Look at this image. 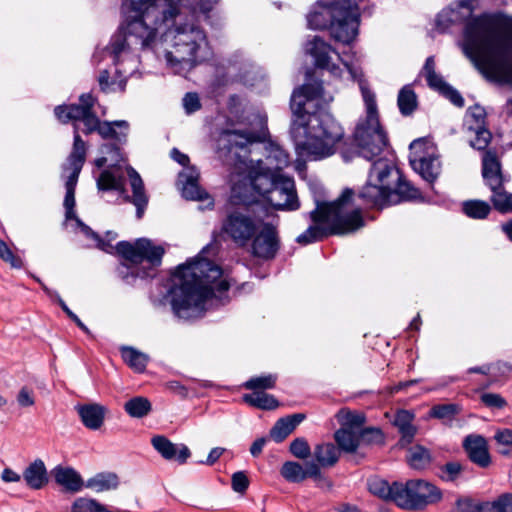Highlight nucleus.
Listing matches in <instances>:
<instances>
[{"label": "nucleus", "instance_id": "nucleus-1", "mask_svg": "<svg viewBox=\"0 0 512 512\" xmlns=\"http://www.w3.org/2000/svg\"><path fill=\"white\" fill-rule=\"evenodd\" d=\"M478 0H459L466 10L462 51L488 81L512 82V17L502 12L473 16Z\"/></svg>", "mask_w": 512, "mask_h": 512}, {"label": "nucleus", "instance_id": "nucleus-2", "mask_svg": "<svg viewBox=\"0 0 512 512\" xmlns=\"http://www.w3.org/2000/svg\"><path fill=\"white\" fill-rule=\"evenodd\" d=\"M320 101H326L324 88L323 83L316 80L294 90L290 101L295 116L290 129L295 149L300 157L309 160L332 156L344 137L342 126Z\"/></svg>", "mask_w": 512, "mask_h": 512}, {"label": "nucleus", "instance_id": "nucleus-3", "mask_svg": "<svg viewBox=\"0 0 512 512\" xmlns=\"http://www.w3.org/2000/svg\"><path fill=\"white\" fill-rule=\"evenodd\" d=\"M183 0H123L124 20L112 36L107 52L117 64L120 56L132 50L150 48L158 30L170 28Z\"/></svg>", "mask_w": 512, "mask_h": 512}, {"label": "nucleus", "instance_id": "nucleus-4", "mask_svg": "<svg viewBox=\"0 0 512 512\" xmlns=\"http://www.w3.org/2000/svg\"><path fill=\"white\" fill-rule=\"evenodd\" d=\"M221 277L222 269L200 256L179 265L172 273L169 289L175 315L185 320L201 317L206 302L216 292L221 295L229 290V283Z\"/></svg>", "mask_w": 512, "mask_h": 512}, {"label": "nucleus", "instance_id": "nucleus-5", "mask_svg": "<svg viewBox=\"0 0 512 512\" xmlns=\"http://www.w3.org/2000/svg\"><path fill=\"white\" fill-rule=\"evenodd\" d=\"M310 225L296 241L308 245L331 235L353 233L365 224L360 208L354 204V190L345 188L334 201H316V207L309 213Z\"/></svg>", "mask_w": 512, "mask_h": 512}, {"label": "nucleus", "instance_id": "nucleus-6", "mask_svg": "<svg viewBox=\"0 0 512 512\" xmlns=\"http://www.w3.org/2000/svg\"><path fill=\"white\" fill-rule=\"evenodd\" d=\"M96 247L106 253L114 250L110 240L100 236L94 240ZM116 252L125 260L117 267V274L123 282L133 285L140 278L153 277L155 268L161 265L165 250L147 238H139L134 243L120 241L115 246Z\"/></svg>", "mask_w": 512, "mask_h": 512}, {"label": "nucleus", "instance_id": "nucleus-7", "mask_svg": "<svg viewBox=\"0 0 512 512\" xmlns=\"http://www.w3.org/2000/svg\"><path fill=\"white\" fill-rule=\"evenodd\" d=\"M359 17V9L354 1L339 0L323 11L310 12L307 21L311 29L329 28L335 41L350 44L358 34Z\"/></svg>", "mask_w": 512, "mask_h": 512}, {"label": "nucleus", "instance_id": "nucleus-8", "mask_svg": "<svg viewBox=\"0 0 512 512\" xmlns=\"http://www.w3.org/2000/svg\"><path fill=\"white\" fill-rule=\"evenodd\" d=\"M206 35L194 25L175 28L172 49L166 52V61L175 74L185 76L206 58Z\"/></svg>", "mask_w": 512, "mask_h": 512}, {"label": "nucleus", "instance_id": "nucleus-9", "mask_svg": "<svg viewBox=\"0 0 512 512\" xmlns=\"http://www.w3.org/2000/svg\"><path fill=\"white\" fill-rule=\"evenodd\" d=\"M360 89L366 107V118L357 124L354 142L358 148V154L367 160H372L388 145V137L379 122L375 93L362 83Z\"/></svg>", "mask_w": 512, "mask_h": 512}, {"label": "nucleus", "instance_id": "nucleus-10", "mask_svg": "<svg viewBox=\"0 0 512 512\" xmlns=\"http://www.w3.org/2000/svg\"><path fill=\"white\" fill-rule=\"evenodd\" d=\"M482 177L491 192V207L500 214L512 213V193L505 184L509 179L503 175L502 165L496 150H485L482 156Z\"/></svg>", "mask_w": 512, "mask_h": 512}, {"label": "nucleus", "instance_id": "nucleus-11", "mask_svg": "<svg viewBox=\"0 0 512 512\" xmlns=\"http://www.w3.org/2000/svg\"><path fill=\"white\" fill-rule=\"evenodd\" d=\"M262 219L255 216L246 205L227 208L221 223V233L238 248L247 247L256 236Z\"/></svg>", "mask_w": 512, "mask_h": 512}, {"label": "nucleus", "instance_id": "nucleus-12", "mask_svg": "<svg viewBox=\"0 0 512 512\" xmlns=\"http://www.w3.org/2000/svg\"><path fill=\"white\" fill-rule=\"evenodd\" d=\"M127 175L130 180L132 196L126 194L125 177L116 175L110 170H103L97 179V187L99 190L109 191L115 190L123 195L126 202L132 203L136 207V217L141 219L148 205V196L145 193L144 183L138 172L132 168H127Z\"/></svg>", "mask_w": 512, "mask_h": 512}, {"label": "nucleus", "instance_id": "nucleus-13", "mask_svg": "<svg viewBox=\"0 0 512 512\" xmlns=\"http://www.w3.org/2000/svg\"><path fill=\"white\" fill-rule=\"evenodd\" d=\"M396 505L412 511L424 510L427 506L440 502L443 493L435 484L423 479H411L401 483Z\"/></svg>", "mask_w": 512, "mask_h": 512}, {"label": "nucleus", "instance_id": "nucleus-14", "mask_svg": "<svg viewBox=\"0 0 512 512\" xmlns=\"http://www.w3.org/2000/svg\"><path fill=\"white\" fill-rule=\"evenodd\" d=\"M373 176H376L378 182L388 183L391 187L392 199L396 200V204L400 201L417 199L421 195L419 189L407 181L402 172L387 160L379 159L372 164L370 178Z\"/></svg>", "mask_w": 512, "mask_h": 512}, {"label": "nucleus", "instance_id": "nucleus-15", "mask_svg": "<svg viewBox=\"0 0 512 512\" xmlns=\"http://www.w3.org/2000/svg\"><path fill=\"white\" fill-rule=\"evenodd\" d=\"M409 162L413 170L425 181L432 184L441 172V162L435 155V148L425 138L411 142Z\"/></svg>", "mask_w": 512, "mask_h": 512}, {"label": "nucleus", "instance_id": "nucleus-16", "mask_svg": "<svg viewBox=\"0 0 512 512\" xmlns=\"http://www.w3.org/2000/svg\"><path fill=\"white\" fill-rule=\"evenodd\" d=\"M264 200L276 210H297L300 205L294 179L281 174Z\"/></svg>", "mask_w": 512, "mask_h": 512}, {"label": "nucleus", "instance_id": "nucleus-17", "mask_svg": "<svg viewBox=\"0 0 512 512\" xmlns=\"http://www.w3.org/2000/svg\"><path fill=\"white\" fill-rule=\"evenodd\" d=\"M250 245L251 252L255 257L264 260L275 258L280 248V239L276 227L271 223H264L262 221Z\"/></svg>", "mask_w": 512, "mask_h": 512}, {"label": "nucleus", "instance_id": "nucleus-18", "mask_svg": "<svg viewBox=\"0 0 512 512\" xmlns=\"http://www.w3.org/2000/svg\"><path fill=\"white\" fill-rule=\"evenodd\" d=\"M128 132L129 123L125 120H117L112 122L102 121L98 130V134L103 139H112L115 141L114 143L103 145L102 152L111 153L113 155L112 160L115 162L122 160L120 145L126 143Z\"/></svg>", "mask_w": 512, "mask_h": 512}, {"label": "nucleus", "instance_id": "nucleus-19", "mask_svg": "<svg viewBox=\"0 0 512 512\" xmlns=\"http://www.w3.org/2000/svg\"><path fill=\"white\" fill-rule=\"evenodd\" d=\"M356 199L361 201V204L367 208L382 209L386 206L396 204V200L392 199L391 187L388 186V183L379 182L377 185L372 184L370 180L367 181L357 195L354 193V204L359 207L362 212L361 205L356 204Z\"/></svg>", "mask_w": 512, "mask_h": 512}, {"label": "nucleus", "instance_id": "nucleus-20", "mask_svg": "<svg viewBox=\"0 0 512 512\" xmlns=\"http://www.w3.org/2000/svg\"><path fill=\"white\" fill-rule=\"evenodd\" d=\"M200 173L196 167H187L178 175V184L181 186L182 196L187 200L205 201L213 207L214 201L209 194L199 186Z\"/></svg>", "mask_w": 512, "mask_h": 512}, {"label": "nucleus", "instance_id": "nucleus-21", "mask_svg": "<svg viewBox=\"0 0 512 512\" xmlns=\"http://www.w3.org/2000/svg\"><path fill=\"white\" fill-rule=\"evenodd\" d=\"M463 448L471 462L481 468L491 464V457L488 450V443L481 435L471 434L465 437Z\"/></svg>", "mask_w": 512, "mask_h": 512}, {"label": "nucleus", "instance_id": "nucleus-22", "mask_svg": "<svg viewBox=\"0 0 512 512\" xmlns=\"http://www.w3.org/2000/svg\"><path fill=\"white\" fill-rule=\"evenodd\" d=\"M306 52L314 58V64L317 68L327 69L333 75H338L340 68L335 64H330V52H335L331 45L322 38L315 36L306 44Z\"/></svg>", "mask_w": 512, "mask_h": 512}, {"label": "nucleus", "instance_id": "nucleus-23", "mask_svg": "<svg viewBox=\"0 0 512 512\" xmlns=\"http://www.w3.org/2000/svg\"><path fill=\"white\" fill-rule=\"evenodd\" d=\"M151 444L153 448L166 460H176L180 464L186 463L191 453L189 448L184 445H176L167 437L157 435L152 437Z\"/></svg>", "mask_w": 512, "mask_h": 512}, {"label": "nucleus", "instance_id": "nucleus-24", "mask_svg": "<svg viewBox=\"0 0 512 512\" xmlns=\"http://www.w3.org/2000/svg\"><path fill=\"white\" fill-rule=\"evenodd\" d=\"M415 414L412 411L401 409L395 414L393 424L397 427L401 437L399 445L405 447L411 444L417 433V427L413 424Z\"/></svg>", "mask_w": 512, "mask_h": 512}, {"label": "nucleus", "instance_id": "nucleus-25", "mask_svg": "<svg viewBox=\"0 0 512 512\" xmlns=\"http://www.w3.org/2000/svg\"><path fill=\"white\" fill-rule=\"evenodd\" d=\"M52 474L55 482L67 492L76 493L85 486L81 475L71 467L57 466Z\"/></svg>", "mask_w": 512, "mask_h": 512}, {"label": "nucleus", "instance_id": "nucleus-26", "mask_svg": "<svg viewBox=\"0 0 512 512\" xmlns=\"http://www.w3.org/2000/svg\"><path fill=\"white\" fill-rule=\"evenodd\" d=\"M76 409L86 428L90 430H98L103 425L106 413L104 406L92 403L79 405Z\"/></svg>", "mask_w": 512, "mask_h": 512}, {"label": "nucleus", "instance_id": "nucleus-27", "mask_svg": "<svg viewBox=\"0 0 512 512\" xmlns=\"http://www.w3.org/2000/svg\"><path fill=\"white\" fill-rule=\"evenodd\" d=\"M400 482L389 484L383 478L378 476L370 477L367 480V488L369 492L381 499L393 501L396 504V497L400 494Z\"/></svg>", "mask_w": 512, "mask_h": 512}, {"label": "nucleus", "instance_id": "nucleus-28", "mask_svg": "<svg viewBox=\"0 0 512 512\" xmlns=\"http://www.w3.org/2000/svg\"><path fill=\"white\" fill-rule=\"evenodd\" d=\"M26 485L33 490H40L48 483V474L44 462L36 459L23 471Z\"/></svg>", "mask_w": 512, "mask_h": 512}, {"label": "nucleus", "instance_id": "nucleus-29", "mask_svg": "<svg viewBox=\"0 0 512 512\" xmlns=\"http://www.w3.org/2000/svg\"><path fill=\"white\" fill-rule=\"evenodd\" d=\"M467 470V464L461 463L459 461H449L438 466L436 475L441 481L445 483L458 485L460 482L467 479Z\"/></svg>", "mask_w": 512, "mask_h": 512}, {"label": "nucleus", "instance_id": "nucleus-30", "mask_svg": "<svg viewBox=\"0 0 512 512\" xmlns=\"http://www.w3.org/2000/svg\"><path fill=\"white\" fill-rule=\"evenodd\" d=\"M305 418L306 415L302 413L280 418L270 431L271 438L277 443L282 442Z\"/></svg>", "mask_w": 512, "mask_h": 512}, {"label": "nucleus", "instance_id": "nucleus-31", "mask_svg": "<svg viewBox=\"0 0 512 512\" xmlns=\"http://www.w3.org/2000/svg\"><path fill=\"white\" fill-rule=\"evenodd\" d=\"M119 485V477L113 472H101L89 478L85 483V487L96 492H104L114 490Z\"/></svg>", "mask_w": 512, "mask_h": 512}, {"label": "nucleus", "instance_id": "nucleus-32", "mask_svg": "<svg viewBox=\"0 0 512 512\" xmlns=\"http://www.w3.org/2000/svg\"><path fill=\"white\" fill-rule=\"evenodd\" d=\"M339 449L333 443H321L314 447L313 456L321 467H332L339 460Z\"/></svg>", "mask_w": 512, "mask_h": 512}, {"label": "nucleus", "instance_id": "nucleus-33", "mask_svg": "<svg viewBox=\"0 0 512 512\" xmlns=\"http://www.w3.org/2000/svg\"><path fill=\"white\" fill-rule=\"evenodd\" d=\"M334 439L338 445V449L347 453L356 452L361 442L359 431H353L347 429V427L339 428L334 434Z\"/></svg>", "mask_w": 512, "mask_h": 512}, {"label": "nucleus", "instance_id": "nucleus-34", "mask_svg": "<svg viewBox=\"0 0 512 512\" xmlns=\"http://www.w3.org/2000/svg\"><path fill=\"white\" fill-rule=\"evenodd\" d=\"M397 106L401 115L410 116L418 108V98L410 84L403 86L397 97Z\"/></svg>", "mask_w": 512, "mask_h": 512}, {"label": "nucleus", "instance_id": "nucleus-35", "mask_svg": "<svg viewBox=\"0 0 512 512\" xmlns=\"http://www.w3.org/2000/svg\"><path fill=\"white\" fill-rule=\"evenodd\" d=\"M406 458L409 466L415 470H425L432 462L430 450L422 445L410 447Z\"/></svg>", "mask_w": 512, "mask_h": 512}, {"label": "nucleus", "instance_id": "nucleus-36", "mask_svg": "<svg viewBox=\"0 0 512 512\" xmlns=\"http://www.w3.org/2000/svg\"><path fill=\"white\" fill-rule=\"evenodd\" d=\"M461 210L469 218L482 220L489 216L492 211V207L490 203L486 201L472 199L464 201L462 203Z\"/></svg>", "mask_w": 512, "mask_h": 512}, {"label": "nucleus", "instance_id": "nucleus-37", "mask_svg": "<svg viewBox=\"0 0 512 512\" xmlns=\"http://www.w3.org/2000/svg\"><path fill=\"white\" fill-rule=\"evenodd\" d=\"M79 124H74V141L72 151L67 158V165L83 167L86 160V143L79 134Z\"/></svg>", "mask_w": 512, "mask_h": 512}, {"label": "nucleus", "instance_id": "nucleus-38", "mask_svg": "<svg viewBox=\"0 0 512 512\" xmlns=\"http://www.w3.org/2000/svg\"><path fill=\"white\" fill-rule=\"evenodd\" d=\"M95 98L92 94H82L79 98L78 104H70L68 111L69 121H73V125L86 116L89 110L93 109Z\"/></svg>", "mask_w": 512, "mask_h": 512}, {"label": "nucleus", "instance_id": "nucleus-39", "mask_svg": "<svg viewBox=\"0 0 512 512\" xmlns=\"http://www.w3.org/2000/svg\"><path fill=\"white\" fill-rule=\"evenodd\" d=\"M281 174V172L257 173L251 179L253 190L265 199L268 195V191L273 188Z\"/></svg>", "mask_w": 512, "mask_h": 512}, {"label": "nucleus", "instance_id": "nucleus-40", "mask_svg": "<svg viewBox=\"0 0 512 512\" xmlns=\"http://www.w3.org/2000/svg\"><path fill=\"white\" fill-rule=\"evenodd\" d=\"M121 356L124 362L135 372L141 373L146 369L148 356L133 347H122Z\"/></svg>", "mask_w": 512, "mask_h": 512}, {"label": "nucleus", "instance_id": "nucleus-41", "mask_svg": "<svg viewBox=\"0 0 512 512\" xmlns=\"http://www.w3.org/2000/svg\"><path fill=\"white\" fill-rule=\"evenodd\" d=\"M244 401L250 406L261 410H274L279 406L278 400L263 391H255L243 396Z\"/></svg>", "mask_w": 512, "mask_h": 512}, {"label": "nucleus", "instance_id": "nucleus-42", "mask_svg": "<svg viewBox=\"0 0 512 512\" xmlns=\"http://www.w3.org/2000/svg\"><path fill=\"white\" fill-rule=\"evenodd\" d=\"M267 160L275 172H280L290 163L289 154L278 144L270 142L267 146Z\"/></svg>", "mask_w": 512, "mask_h": 512}, {"label": "nucleus", "instance_id": "nucleus-43", "mask_svg": "<svg viewBox=\"0 0 512 512\" xmlns=\"http://www.w3.org/2000/svg\"><path fill=\"white\" fill-rule=\"evenodd\" d=\"M152 409L151 402L142 396H136L125 402V412L133 418H143L147 416Z\"/></svg>", "mask_w": 512, "mask_h": 512}, {"label": "nucleus", "instance_id": "nucleus-44", "mask_svg": "<svg viewBox=\"0 0 512 512\" xmlns=\"http://www.w3.org/2000/svg\"><path fill=\"white\" fill-rule=\"evenodd\" d=\"M337 419L341 425L340 428L351 429L353 431H360L365 423V416L358 412H353L348 409H341L337 413Z\"/></svg>", "mask_w": 512, "mask_h": 512}, {"label": "nucleus", "instance_id": "nucleus-45", "mask_svg": "<svg viewBox=\"0 0 512 512\" xmlns=\"http://www.w3.org/2000/svg\"><path fill=\"white\" fill-rule=\"evenodd\" d=\"M459 412L460 407L457 404H438L430 409L429 417L442 420L444 423H451Z\"/></svg>", "mask_w": 512, "mask_h": 512}, {"label": "nucleus", "instance_id": "nucleus-46", "mask_svg": "<svg viewBox=\"0 0 512 512\" xmlns=\"http://www.w3.org/2000/svg\"><path fill=\"white\" fill-rule=\"evenodd\" d=\"M277 375L265 374L250 378L244 383V388L255 391H265L267 389H273L276 385Z\"/></svg>", "mask_w": 512, "mask_h": 512}, {"label": "nucleus", "instance_id": "nucleus-47", "mask_svg": "<svg viewBox=\"0 0 512 512\" xmlns=\"http://www.w3.org/2000/svg\"><path fill=\"white\" fill-rule=\"evenodd\" d=\"M280 474L286 481L291 483L304 481L303 466L298 462H285L280 469Z\"/></svg>", "mask_w": 512, "mask_h": 512}, {"label": "nucleus", "instance_id": "nucleus-48", "mask_svg": "<svg viewBox=\"0 0 512 512\" xmlns=\"http://www.w3.org/2000/svg\"><path fill=\"white\" fill-rule=\"evenodd\" d=\"M224 138L231 146L244 148L255 140V134L248 131L227 130L223 133Z\"/></svg>", "mask_w": 512, "mask_h": 512}, {"label": "nucleus", "instance_id": "nucleus-49", "mask_svg": "<svg viewBox=\"0 0 512 512\" xmlns=\"http://www.w3.org/2000/svg\"><path fill=\"white\" fill-rule=\"evenodd\" d=\"M453 512H486V501L479 502L469 497L457 499Z\"/></svg>", "mask_w": 512, "mask_h": 512}, {"label": "nucleus", "instance_id": "nucleus-50", "mask_svg": "<svg viewBox=\"0 0 512 512\" xmlns=\"http://www.w3.org/2000/svg\"><path fill=\"white\" fill-rule=\"evenodd\" d=\"M486 512H512V493H504L494 501H486Z\"/></svg>", "mask_w": 512, "mask_h": 512}, {"label": "nucleus", "instance_id": "nucleus-51", "mask_svg": "<svg viewBox=\"0 0 512 512\" xmlns=\"http://www.w3.org/2000/svg\"><path fill=\"white\" fill-rule=\"evenodd\" d=\"M473 129L476 135L474 139L470 140V146L477 150H485L492 139L491 132L485 126Z\"/></svg>", "mask_w": 512, "mask_h": 512}, {"label": "nucleus", "instance_id": "nucleus-52", "mask_svg": "<svg viewBox=\"0 0 512 512\" xmlns=\"http://www.w3.org/2000/svg\"><path fill=\"white\" fill-rule=\"evenodd\" d=\"M289 450H290L291 454L298 459H306L311 454V449H310L309 443L303 437L294 439L290 443Z\"/></svg>", "mask_w": 512, "mask_h": 512}, {"label": "nucleus", "instance_id": "nucleus-53", "mask_svg": "<svg viewBox=\"0 0 512 512\" xmlns=\"http://www.w3.org/2000/svg\"><path fill=\"white\" fill-rule=\"evenodd\" d=\"M80 122L83 123V133L86 135L92 134L94 132L98 133V130L100 128L101 120L96 115V113L93 111V109L89 110V112L86 114L85 117H83Z\"/></svg>", "mask_w": 512, "mask_h": 512}, {"label": "nucleus", "instance_id": "nucleus-54", "mask_svg": "<svg viewBox=\"0 0 512 512\" xmlns=\"http://www.w3.org/2000/svg\"><path fill=\"white\" fill-rule=\"evenodd\" d=\"M0 258L11 265L13 268H21L23 265L22 259L16 256L8 247L5 241L0 239Z\"/></svg>", "mask_w": 512, "mask_h": 512}, {"label": "nucleus", "instance_id": "nucleus-55", "mask_svg": "<svg viewBox=\"0 0 512 512\" xmlns=\"http://www.w3.org/2000/svg\"><path fill=\"white\" fill-rule=\"evenodd\" d=\"M183 108L187 115H191L201 109L199 95L195 92H188L182 99Z\"/></svg>", "mask_w": 512, "mask_h": 512}, {"label": "nucleus", "instance_id": "nucleus-56", "mask_svg": "<svg viewBox=\"0 0 512 512\" xmlns=\"http://www.w3.org/2000/svg\"><path fill=\"white\" fill-rule=\"evenodd\" d=\"M480 400L488 408L502 409L507 405L505 398L497 393H483Z\"/></svg>", "mask_w": 512, "mask_h": 512}, {"label": "nucleus", "instance_id": "nucleus-57", "mask_svg": "<svg viewBox=\"0 0 512 512\" xmlns=\"http://www.w3.org/2000/svg\"><path fill=\"white\" fill-rule=\"evenodd\" d=\"M359 433L361 442L368 444L383 442V433L379 428L368 427L361 429Z\"/></svg>", "mask_w": 512, "mask_h": 512}, {"label": "nucleus", "instance_id": "nucleus-58", "mask_svg": "<svg viewBox=\"0 0 512 512\" xmlns=\"http://www.w3.org/2000/svg\"><path fill=\"white\" fill-rule=\"evenodd\" d=\"M66 220H75L78 218L75 212V190H66L64 202Z\"/></svg>", "mask_w": 512, "mask_h": 512}, {"label": "nucleus", "instance_id": "nucleus-59", "mask_svg": "<svg viewBox=\"0 0 512 512\" xmlns=\"http://www.w3.org/2000/svg\"><path fill=\"white\" fill-rule=\"evenodd\" d=\"M56 301L64 311V313L86 334H90L88 327L80 320V318L67 306L65 301L59 294H56Z\"/></svg>", "mask_w": 512, "mask_h": 512}, {"label": "nucleus", "instance_id": "nucleus-60", "mask_svg": "<svg viewBox=\"0 0 512 512\" xmlns=\"http://www.w3.org/2000/svg\"><path fill=\"white\" fill-rule=\"evenodd\" d=\"M232 489L237 493H244L249 486V479L245 472L238 471L232 475Z\"/></svg>", "mask_w": 512, "mask_h": 512}, {"label": "nucleus", "instance_id": "nucleus-61", "mask_svg": "<svg viewBox=\"0 0 512 512\" xmlns=\"http://www.w3.org/2000/svg\"><path fill=\"white\" fill-rule=\"evenodd\" d=\"M440 93L447 99L450 100L451 103H453L457 107H463L464 106V99L461 96V94L454 89L451 85H447L444 87L443 90L440 91Z\"/></svg>", "mask_w": 512, "mask_h": 512}, {"label": "nucleus", "instance_id": "nucleus-62", "mask_svg": "<svg viewBox=\"0 0 512 512\" xmlns=\"http://www.w3.org/2000/svg\"><path fill=\"white\" fill-rule=\"evenodd\" d=\"M64 170L70 171L65 181V189L75 190L82 167L67 165L64 167Z\"/></svg>", "mask_w": 512, "mask_h": 512}, {"label": "nucleus", "instance_id": "nucleus-63", "mask_svg": "<svg viewBox=\"0 0 512 512\" xmlns=\"http://www.w3.org/2000/svg\"><path fill=\"white\" fill-rule=\"evenodd\" d=\"M494 439L499 445L512 447V429H498L494 435Z\"/></svg>", "mask_w": 512, "mask_h": 512}, {"label": "nucleus", "instance_id": "nucleus-64", "mask_svg": "<svg viewBox=\"0 0 512 512\" xmlns=\"http://www.w3.org/2000/svg\"><path fill=\"white\" fill-rule=\"evenodd\" d=\"M17 402L21 407H31L35 404L32 391L27 387H22L17 395Z\"/></svg>", "mask_w": 512, "mask_h": 512}]
</instances>
